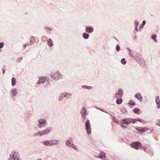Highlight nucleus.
Here are the masks:
<instances>
[{
	"mask_svg": "<svg viewBox=\"0 0 160 160\" xmlns=\"http://www.w3.org/2000/svg\"><path fill=\"white\" fill-rule=\"evenodd\" d=\"M122 100L121 98H117L116 100V103L118 104H119L122 103Z\"/></svg>",
	"mask_w": 160,
	"mask_h": 160,
	"instance_id": "19",
	"label": "nucleus"
},
{
	"mask_svg": "<svg viewBox=\"0 0 160 160\" xmlns=\"http://www.w3.org/2000/svg\"><path fill=\"white\" fill-rule=\"evenodd\" d=\"M51 77L55 80H58L61 78L62 75L59 72H57L52 74L51 75Z\"/></svg>",
	"mask_w": 160,
	"mask_h": 160,
	"instance_id": "2",
	"label": "nucleus"
},
{
	"mask_svg": "<svg viewBox=\"0 0 160 160\" xmlns=\"http://www.w3.org/2000/svg\"><path fill=\"white\" fill-rule=\"evenodd\" d=\"M82 88H88V86H82Z\"/></svg>",
	"mask_w": 160,
	"mask_h": 160,
	"instance_id": "36",
	"label": "nucleus"
},
{
	"mask_svg": "<svg viewBox=\"0 0 160 160\" xmlns=\"http://www.w3.org/2000/svg\"><path fill=\"white\" fill-rule=\"evenodd\" d=\"M11 92L13 96L16 95L17 93V89H12Z\"/></svg>",
	"mask_w": 160,
	"mask_h": 160,
	"instance_id": "18",
	"label": "nucleus"
},
{
	"mask_svg": "<svg viewBox=\"0 0 160 160\" xmlns=\"http://www.w3.org/2000/svg\"><path fill=\"white\" fill-rule=\"evenodd\" d=\"M145 23V21H143L142 22L143 25H144Z\"/></svg>",
	"mask_w": 160,
	"mask_h": 160,
	"instance_id": "39",
	"label": "nucleus"
},
{
	"mask_svg": "<svg viewBox=\"0 0 160 160\" xmlns=\"http://www.w3.org/2000/svg\"><path fill=\"white\" fill-rule=\"evenodd\" d=\"M50 130L51 129L50 128H48L46 129L45 130H44L42 131H41L42 133V135H43L45 134H47L49 133Z\"/></svg>",
	"mask_w": 160,
	"mask_h": 160,
	"instance_id": "10",
	"label": "nucleus"
},
{
	"mask_svg": "<svg viewBox=\"0 0 160 160\" xmlns=\"http://www.w3.org/2000/svg\"><path fill=\"white\" fill-rule=\"evenodd\" d=\"M81 113L82 115V117L84 118L86 115V110L85 108H83L81 111Z\"/></svg>",
	"mask_w": 160,
	"mask_h": 160,
	"instance_id": "9",
	"label": "nucleus"
},
{
	"mask_svg": "<svg viewBox=\"0 0 160 160\" xmlns=\"http://www.w3.org/2000/svg\"><path fill=\"white\" fill-rule=\"evenodd\" d=\"M137 121V119H132V122L133 123H134L136 122Z\"/></svg>",
	"mask_w": 160,
	"mask_h": 160,
	"instance_id": "32",
	"label": "nucleus"
},
{
	"mask_svg": "<svg viewBox=\"0 0 160 160\" xmlns=\"http://www.w3.org/2000/svg\"><path fill=\"white\" fill-rule=\"evenodd\" d=\"M46 121L43 119H40L39 120V124L38 126L39 128L42 127L44 126Z\"/></svg>",
	"mask_w": 160,
	"mask_h": 160,
	"instance_id": "5",
	"label": "nucleus"
},
{
	"mask_svg": "<svg viewBox=\"0 0 160 160\" xmlns=\"http://www.w3.org/2000/svg\"><path fill=\"white\" fill-rule=\"evenodd\" d=\"M140 111V110L138 108L134 109L133 110V112L136 113H138Z\"/></svg>",
	"mask_w": 160,
	"mask_h": 160,
	"instance_id": "25",
	"label": "nucleus"
},
{
	"mask_svg": "<svg viewBox=\"0 0 160 160\" xmlns=\"http://www.w3.org/2000/svg\"><path fill=\"white\" fill-rule=\"evenodd\" d=\"M16 80L15 78H13L12 79V84L14 86L16 84Z\"/></svg>",
	"mask_w": 160,
	"mask_h": 160,
	"instance_id": "20",
	"label": "nucleus"
},
{
	"mask_svg": "<svg viewBox=\"0 0 160 160\" xmlns=\"http://www.w3.org/2000/svg\"><path fill=\"white\" fill-rule=\"evenodd\" d=\"M156 102L157 105H159L158 106V108H160V100L159 99V97L158 96H157L156 97Z\"/></svg>",
	"mask_w": 160,
	"mask_h": 160,
	"instance_id": "13",
	"label": "nucleus"
},
{
	"mask_svg": "<svg viewBox=\"0 0 160 160\" xmlns=\"http://www.w3.org/2000/svg\"><path fill=\"white\" fill-rule=\"evenodd\" d=\"M85 128L88 134H89L91 133V128L90 127L89 121L88 120H87L85 123Z\"/></svg>",
	"mask_w": 160,
	"mask_h": 160,
	"instance_id": "3",
	"label": "nucleus"
},
{
	"mask_svg": "<svg viewBox=\"0 0 160 160\" xmlns=\"http://www.w3.org/2000/svg\"><path fill=\"white\" fill-rule=\"evenodd\" d=\"M131 145L136 149H138L141 147V144L139 142H136L131 143Z\"/></svg>",
	"mask_w": 160,
	"mask_h": 160,
	"instance_id": "4",
	"label": "nucleus"
},
{
	"mask_svg": "<svg viewBox=\"0 0 160 160\" xmlns=\"http://www.w3.org/2000/svg\"><path fill=\"white\" fill-rule=\"evenodd\" d=\"M122 122L123 123L128 125L131 122V120L129 118H125L122 120Z\"/></svg>",
	"mask_w": 160,
	"mask_h": 160,
	"instance_id": "8",
	"label": "nucleus"
},
{
	"mask_svg": "<svg viewBox=\"0 0 160 160\" xmlns=\"http://www.w3.org/2000/svg\"><path fill=\"white\" fill-rule=\"evenodd\" d=\"M88 89H91L92 88V87L91 86H88V88H87Z\"/></svg>",
	"mask_w": 160,
	"mask_h": 160,
	"instance_id": "37",
	"label": "nucleus"
},
{
	"mask_svg": "<svg viewBox=\"0 0 160 160\" xmlns=\"http://www.w3.org/2000/svg\"><path fill=\"white\" fill-rule=\"evenodd\" d=\"M129 105H131L132 106H134L135 104V102L132 100H131L130 101V102L128 103Z\"/></svg>",
	"mask_w": 160,
	"mask_h": 160,
	"instance_id": "24",
	"label": "nucleus"
},
{
	"mask_svg": "<svg viewBox=\"0 0 160 160\" xmlns=\"http://www.w3.org/2000/svg\"><path fill=\"white\" fill-rule=\"evenodd\" d=\"M89 35L87 33H84L82 35V36L85 39H87L89 37Z\"/></svg>",
	"mask_w": 160,
	"mask_h": 160,
	"instance_id": "23",
	"label": "nucleus"
},
{
	"mask_svg": "<svg viewBox=\"0 0 160 160\" xmlns=\"http://www.w3.org/2000/svg\"><path fill=\"white\" fill-rule=\"evenodd\" d=\"M113 120L115 122H118L117 121V118L114 117H113L112 118Z\"/></svg>",
	"mask_w": 160,
	"mask_h": 160,
	"instance_id": "28",
	"label": "nucleus"
},
{
	"mask_svg": "<svg viewBox=\"0 0 160 160\" xmlns=\"http://www.w3.org/2000/svg\"><path fill=\"white\" fill-rule=\"evenodd\" d=\"M59 99L60 100H62V97H59Z\"/></svg>",
	"mask_w": 160,
	"mask_h": 160,
	"instance_id": "38",
	"label": "nucleus"
},
{
	"mask_svg": "<svg viewBox=\"0 0 160 160\" xmlns=\"http://www.w3.org/2000/svg\"><path fill=\"white\" fill-rule=\"evenodd\" d=\"M136 130L140 132H144L146 131H148V128H142V129H139L138 128H136Z\"/></svg>",
	"mask_w": 160,
	"mask_h": 160,
	"instance_id": "11",
	"label": "nucleus"
},
{
	"mask_svg": "<svg viewBox=\"0 0 160 160\" xmlns=\"http://www.w3.org/2000/svg\"><path fill=\"white\" fill-rule=\"evenodd\" d=\"M156 124L157 125H158V126H160V121L159 120H158L157 122H156Z\"/></svg>",
	"mask_w": 160,
	"mask_h": 160,
	"instance_id": "30",
	"label": "nucleus"
},
{
	"mask_svg": "<svg viewBox=\"0 0 160 160\" xmlns=\"http://www.w3.org/2000/svg\"><path fill=\"white\" fill-rule=\"evenodd\" d=\"M12 158L14 160H18V153L16 152H14Z\"/></svg>",
	"mask_w": 160,
	"mask_h": 160,
	"instance_id": "12",
	"label": "nucleus"
},
{
	"mask_svg": "<svg viewBox=\"0 0 160 160\" xmlns=\"http://www.w3.org/2000/svg\"><path fill=\"white\" fill-rule=\"evenodd\" d=\"M93 29L92 28H86V31L87 32L89 33L90 32H92L93 31Z\"/></svg>",
	"mask_w": 160,
	"mask_h": 160,
	"instance_id": "15",
	"label": "nucleus"
},
{
	"mask_svg": "<svg viewBox=\"0 0 160 160\" xmlns=\"http://www.w3.org/2000/svg\"><path fill=\"white\" fill-rule=\"evenodd\" d=\"M46 79V78L45 77H41L39 78V80L38 81V83L39 84H40L41 83H43L45 82V80Z\"/></svg>",
	"mask_w": 160,
	"mask_h": 160,
	"instance_id": "7",
	"label": "nucleus"
},
{
	"mask_svg": "<svg viewBox=\"0 0 160 160\" xmlns=\"http://www.w3.org/2000/svg\"><path fill=\"white\" fill-rule=\"evenodd\" d=\"M71 96V94H67L66 95H65V97H68V96L70 97Z\"/></svg>",
	"mask_w": 160,
	"mask_h": 160,
	"instance_id": "33",
	"label": "nucleus"
},
{
	"mask_svg": "<svg viewBox=\"0 0 160 160\" xmlns=\"http://www.w3.org/2000/svg\"><path fill=\"white\" fill-rule=\"evenodd\" d=\"M116 49L118 51H119L120 49V47L118 46H117L116 47Z\"/></svg>",
	"mask_w": 160,
	"mask_h": 160,
	"instance_id": "31",
	"label": "nucleus"
},
{
	"mask_svg": "<svg viewBox=\"0 0 160 160\" xmlns=\"http://www.w3.org/2000/svg\"><path fill=\"white\" fill-rule=\"evenodd\" d=\"M122 94V91L121 89H119L118 92L116 94L115 97L116 98H118V97H121Z\"/></svg>",
	"mask_w": 160,
	"mask_h": 160,
	"instance_id": "6",
	"label": "nucleus"
},
{
	"mask_svg": "<svg viewBox=\"0 0 160 160\" xmlns=\"http://www.w3.org/2000/svg\"><path fill=\"white\" fill-rule=\"evenodd\" d=\"M4 72H5V71H3V73H4Z\"/></svg>",
	"mask_w": 160,
	"mask_h": 160,
	"instance_id": "41",
	"label": "nucleus"
},
{
	"mask_svg": "<svg viewBox=\"0 0 160 160\" xmlns=\"http://www.w3.org/2000/svg\"><path fill=\"white\" fill-rule=\"evenodd\" d=\"M121 126L122 127H127L126 126H124L123 124H121Z\"/></svg>",
	"mask_w": 160,
	"mask_h": 160,
	"instance_id": "40",
	"label": "nucleus"
},
{
	"mask_svg": "<svg viewBox=\"0 0 160 160\" xmlns=\"http://www.w3.org/2000/svg\"><path fill=\"white\" fill-rule=\"evenodd\" d=\"M121 63L124 65L126 63V61L125 60V59L124 58H122L121 60Z\"/></svg>",
	"mask_w": 160,
	"mask_h": 160,
	"instance_id": "27",
	"label": "nucleus"
},
{
	"mask_svg": "<svg viewBox=\"0 0 160 160\" xmlns=\"http://www.w3.org/2000/svg\"><path fill=\"white\" fill-rule=\"evenodd\" d=\"M48 45L50 46H52V41L51 39H48L47 41Z\"/></svg>",
	"mask_w": 160,
	"mask_h": 160,
	"instance_id": "22",
	"label": "nucleus"
},
{
	"mask_svg": "<svg viewBox=\"0 0 160 160\" xmlns=\"http://www.w3.org/2000/svg\"><path fill=\"white\" fill-rule=\"evenodd\" d=\"M42 135V133L41 132H36L34 134V136H41Z\"/></svg>",
	"mask_w": 160,
	"mask_h": 160,
	"instance_id": "21",
	"label": "nucleus"
},
{
	"mask_svg": "<svg viewBox=\"0 0 160 160\" xmlns=\"http://www.w3.org/2000/svg\"><path fill=\"white\" fill-rule=\"evenodd\" d=\"M3 43L2 42L0 43V48H2L3 46Z\"/></svg>",
	"mask_w": 160,
	"mask_h": 160,
	"instance_id": "29",
	"label": "nucleus"
},
{
	"mask_svg": "<svg viewBox=\"0 0 160 160\" xmlns=\"http://www.w3.org/2000/svg\"><path fill=\"white\" fill-rule=\"evenodd\" d=\"M71 141H69V140H68L66 142V144L67 146L70 147H72V146H74L73 144H71Z\"/></svg>",
	"mask_w": 160,
	"mask_h": 160,
	"instance_id": "17",
	"label": "nucleus"
},
{
	"mask_svg": "<svg viewBox=\"0 0 160 160\" xmlns=\"http://www.w3.org/2000/svg\"><path fill=\"white\" fill-rule=\"evenodd\" d=\"M135 97L140 100H142V97L140 93H137L136 94Z\"/></svg>",
	"mask_w": 160,
	"mask_h": 160,
	"instance_id": "14",
	"label": "nucleus"
},
{
	"mask_svg": "<svg viewBox=\"0 0 160 160\" xmlns=\"http://www.w3.org/2000/svg\"><path fill=\"white\" fill-rule=\"evenodd\" d=\"M105 153L103 152H101L98 157L101 158H103L105 157Z\"/></svg>",
	"mask_w": 160,
	"mask_h": 160,
	"instance_id": "16",
	"label": "nucleus"
},
{
	"mask_svg": "<svg viewBox=\"0 0 160 160\" xmlns=\"http://www.w3.org/2000/svg\"><path fill=\"white\" fill-rule=\"evenodd\" d=\"M157 37V36L155 35H152V39L154 40L156 42H157V40L156 39H155V38Z\"/></svg>",
	"mask_w": 160,
	"mask_h": 160,
	"instance_id": "26",
	"label": "nucleus"
},
{
	"mask_svg": "<svg viewBox=\"0 0 160 160\" xmlns=\"http://www.w3.org/2000/svg\"><path fill=\"white\" fill-rule=\"evenodd\" d=\"M137 121H138L140 122H142L143 121L141 119H137Z\"/></svg>",
	"mask_w": 160,
	"mask_h": 160,
	"instance_id": "34",
	"label": "nucleus"
},
{
	"mask_svg": "<svg viewBox=\"0 0 160 160\" xmlns=\"http://www.w3.org/2000/svg\"><path fill=\"white\" fill-rule=\"evenodd\" d=\"M58 141L57 140H51L50 141H46L44 143V145L48 146H51L57 144L58 143Z\"/></svg>",
	"mask_w": 160,
	"mask_h": 160,
	"instance_id": "1",
	"label": "nucleus"
},
{
	"mask_svg": "<svg viewBox=\"0 0 160 160\" xmlns=\"http://www.w3.org/2000/svg\"><path fill=\"white\" fill-rule=\"evenodd\" d=\"M72 148H74V149H77V148H78L77 147V146H75L74 145V146H72Z\"/></svg>",
	"mask_w": 160,
	"mask_h": 160,
	"instance_id": "35",
	"label": "nucleus"
}]
</instances>
